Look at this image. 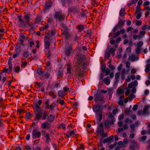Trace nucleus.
<instances>
[{
  "label": "nucleus",
  "instance_id": "1",
  "mask_svg": "<svg viewBox=\"0 0 150 150\" xmlns=\"http://www.w3.org/2000/svg\"><path fill=\"white\" fill-rule=\"evenodd\" d=\"M77 62L75 65V69L79 71L84 68L86 64V60L85 56L83 54H79L77 55Z\"/></svg>",
  "mask_w": 150,
  "mask_h": 150
},
{
  "label": "nucleus",
  "instance_id": "2",
  "mask_svg": "<svg viewBox=\"0 0 150 150\" xmlns=\"http://www.w3.org/2000/svg\"><path fill=\"white\" fill-rule=\"evenodd\" d=\"M25 15L23 16V18L25 21L23 19L22 16L21 15H18V18L19 22V26L20 27H25V24L28 25H30V21L31 19L30 15L28 13H24Z\"/></svg>",
  "mask_w": 150,
  "mask_h": 150
},
{
  "label": "nucleus",
  "instance_id": "3",
  "mask_svg": "<svg viewBox=\"0 0 150 150\" xmlns=\"http://www.w3.org/2000/svg\"><path fill=\"white\" fill-rule=\"evenodd\" d=\"M42 103V100H39L38 102V103H33L34 109L37 112L34 118L35 120H39L41 119L42 117V112L40 111L41 108L39 106Z\"/></svg>",
  "mask_w": 150,
  "mask_h": 150
},
{
  "label": "nucleus",
  "instance_id": "4",
  "mask_svg": "<svg viewBox=\"0 0 150 150\" xmlns=\"http://www.w3.org/2000/svg\"><path fill=\"white\" fill-rule=\"evenodd\" d=\"M94 100L95 102L97 103L101 102V104H103L105 102L103 95L98 92L95 95Z\"/></svg>",
  "mask_w": 150,
  "mask_h": 150
},
{
  "label": "nucleus",
  "instance_id": "5",
  "mask_svg": "<svg viewBox=\"0 0 150 150\" xmlns=\"http://www.w3.org/2000/svg\"><path fill=\"white\" fill-rule=\"evenodd\" d=\"M125 21L123 19L119 20L117 24L113 28L112 30V33H114L117 29L122 28L125 24Z\"/></svg>",
  "mask_w": 150,
  "mask_h": 150
},
{
  "label": "nucleus",
  "instance_id": "6",
  "mask_svg": "<svg viewBox=\"0 0 150 150\" xmlns=\"http://www.w3.org/2000/svg\"><path fill=\"white\" fill-rule=\"evenodd\" d=\"M54 17L58 21H61L64 20L65 16L64 15L62 14L60 11L56 12L54 14Z\"/></svg>",
  "mask_w": 150,
  "mask_h": 150
},
{
  "label": "nucleus",
  "instance_id": "7",
  "mask_svg": "<svg viewBox=\"0 0 150 150\" xmlns=\"http://www.w3.org/2000/svg\"><path fill=\"white\" fill-rule=\"evenodd\" d=\"M41 132L40 131L34 129H33L32 133V137L33 139H37L41 137Z\"/></svg>",
  "mask_w": 150,
  "mask_h": 150
},
{
  "label": "nucleus",
  "instance_id": "8",
  "mask_svg": "<svg viewBox=\"0 0 150 150\" xmlns=\"http://www.w3.org/2000/svg\"><path fill=\"white\" fill-rule=\"evenodd\" d=\"M73 51L72 46L68 45L66 46L64 50L65 54L67 56H70L71 53Z\"/></svg>",
  "mask_w": 150,
  "mask_h": 150
},
{
  "label": "nucleus",
  "instance_id": "9",
  "mask_svg": "<svg viewBox=\"0 0 150 150\" xmlns=\"http://www.w3.org/2000/svg\"><path fill=\"white\" fill-rule=\"evenodd\" d=\"M93 109L94 112L99 113H102V106L100 105H93Z\"/></svg>",
  "mask_w": 150,
  "mask_h": 150
},
{
  "label": "nucleus",
  "instance_id": "10",
  "mask_svg": "<svg viewBox=\"0 0 150 150\" xmlns=\"http://www.w3.org/2000/svg\"><path fill=\"white\" fill-rule=\"evenodd\" d=\"M69 12L75 14L80 12V9L79 7H72L69 8L68 10Z\"/></svg>",
  "mask_w": 150,
  "mask_h": 150
},
{
  "label": "nucleus",
  "instance_id": "11",
  "mask_svg": "<svg viewBox=\"0 0 150 150\" xmlns=\"http://www.w3.org/2000/svg\"><path fill=\"white\" fill-rule=\"evenodd\" d=\"M41 127L43 129H50V125L47 121H45L41 125Z\"/></svg>",
  "mask_w": 150,
  "mask_h": 150
},
{
  "label": "nucleus",
  "instance_id": "12",
  "mask_svg": "<svg viewBox=\"0 0 150 150\" xmlns=\"http://www.w3.org/2000/svg\"><path fill=\"white\" fill-rule=\"evenodd\" d=\"M114 141V136L112 135L110 136L108 138H106L104 140V144L106 143H111Z\"/></svg>",
  "mask_w": 150,
  "mask_h": 150
},
{
  "label": "nucleus",
  "instance_id": "13",
  "mask_svg": "<svg viewBox=\"0 0 150 150\" xmlns=\"http://www.w3.org/2000/svg\"><path fill=\"white\" fill-rule=\"evenodd\" d=\"M118 144L119 145L117 146L116 148V150H124V149H120L123 147H125V145H124L123 142L122 141H120L118 143Z\"/></svg>",
  "mask_w": 150,
  "mask_h": 150
},
{
  "label": "nucleus",
  "instance_id": "14",
  "mask_svg": "<svg viewBox=\"0 0 150 150\" xmlns=\"http://www.w3.org/2000/svg\"><path fill=\"white\" fill-rule=\"evenodd\" d=\"M55 119V117L54 115L50 114L47 117V120L48 122H53Z\"/></svg>",
  "mask_w": 150,
  "mask_h": 150
},
{
  "label": "nucleus",
  "instance_id": "15",
  "mask_svg": "<svg viewBox=\"0 0 150 150\" xmlns=\"http://www.w3.org/2000/svg\"><path fill=\"white\" fill-rule=\"evenodd\" d=\"M150 106L149 105H145L143 110V113L144 114H149V110Z\"/></svg>",
  "mask_w": 150,
  "mask_h": 150
},
{
  "label": "nucleus",
  "instance_id": "16",
  "mask_svg": "<svg viewBox=\"0 0 150 150\" xmlns=\"http://www.w3.org/2000/svg\"><path fill=\"white\" fill-rule=\"evenodd\" d=\"M147 63L148 64L146 65L145 71L146 72L148 73L150 71V59H148Z\"/></svg>",
  "mask_w": 150,
  "mask_h": 150
},
{
  "label": "nucleus",
  "instance_id": "17",
  "mask_svg": "<svg viewBox=\"0 0 150 150\" xmlns=\"http://www.w3.org/2000/svg\"><path fill=\"white\" fill-rule=\"evenodd\" d=\"M75 135L76 136L77 135V134H75V132L74 130L69 131H68L66 135V136L67 137L69 138L70 136Z\"/></svg>",
  "mask_w": 150,
  "mask_h": 150
},
{
  "label": "nucleus",
  "instance_id": "18",
  "mask_svg": "<svg viewBox=\"0 0 150 150\" xmlns=\"http://www.w3.org/2000/svg\"><path fill=\"white\" fill-rule=\"evenodd\" d=\"M45 43L44 48L45 50H48L50 45V43L49 41L45 40L44 41Z\"/></svg>",
  "mask_w": 150,
  "mask_h": 150
},
{
  "label": "nucleus",
  "instance_id": "19",
  "mask_svg": "<svg viewBox=\"0 0 150 150\" xmlns=\"http://www.w3.org/2000/svg\"><path fill=\"white\" fill-rule=\"evenodd\" d=\"M85 26V25H84L80 24L76 26V28L79 32H81L84 29Z\"/></svg>",
  "mask_w": 150,
  "mask_h": 150
},
{
  "label": "nucleus",
  "instance_id": "20",
  "mask_svg": "<svg viewBox=\"0 0 150 150\" xmlns=\"http://www.w3.org/2000/svg\"><path fill=\"white\" fill-rule=\"evenodd\" d=\"M96 132L97 134L100 135H102L104 133V130L103 128H100L98 127L97 130L96 131Z\"/></svg>",
  "mask_w": 150,
  "mask_h": 150
},
{
  "label": "nucleus",
  "instance_id": "21",
  "mask_svg": "<svg viewBox=\"0 0 150 150\" xmlns=\"http://www.w3.org/2000/svg\"><path fill=\"white\" fill-rule=\"evenodd\" d=\"M46 143L47 144H49L50 142L51 141V139L50 138V135L49 134L47 133L45 135Z\"/></svg>",
  "mask_w": 150,
  "mask_h": 150
},
{
  "label": "nucleus",
  "instance_id": "22",
  "mask_svg": "<svg viewBox=\"0 0 150 150\" xmlns=\"http://www.w3.org/2000/svg\"><path fill=\"white\" fill-rule=\"evenodd\" d=\"M92 31L91 30H88L86 31V37L87 38H90L91 36L92 35Z\"/></svg>",
  "mask_w": 150,
  "mask_h": 150
},
{
  "label": "nucleus",
  "instance_id": "23",
  "mask_svg": "<svg viewBox=\"0 0 150 150\" xmlns=\"http://www.w3.org/2000/svg\"><path fill=\"white\" fill-rule=\"evenodd\" d=\"M42 17L40 15H38L36 18L35 21V23H38L42 20Z\"/></svg>",
  "mask_w": 150,
  "mask_h": 150
},
{
  "label": "nucleus",
  "instance_id": "24",
  "mask_svg": "<svg viewBox=\"0 0 150 150\" xmlns=\"http://www.w3.org/2000/svg\"><path fill=\"white\" fill-rule=\"evenodd\" d=\"M122 52V48H120L119 49L118 51L117 52V57L118 58L120 59L122 57L121 53Z\"/></svg>",
  "mask_w": 150,
  "mask_h": 150
},
{
  "label": "nucleus",
  "instance_id": "25",
  "mask_svg": "<svg viewBox=\"0 0 150 150\" xmlns=\"http://www.w3.org/2000/svg\"><path fill=\"white\" fill-rule=\"evenodd\" d=\"M103 143H104V140H103V139H102V138H100V139L99 143L98 145V148L99 149H100V148L102 147L103 146Z\"/></svg>",
  "mask_w": 150,
  "mask_h": 150
},
{
  "label": "nucleus",
  "instance_id": "26",
  "mask_svg": "<svg viewBox=\"0 0 150 150\" xmlns=\"http://www.w3.org/2000/svg\"><path fill=\"white\" fill-rule=\"evenodd\" d=\"M63 35H64L67 39L69 38V35L68 32L67 31V30H64L62 32Z\"/></svg>",
  "mask_w": 150,
  "mask_h": 150
},
{
  "label": "nucleus",
  "instance_id": "27",
  "mask_svg": "<svg viewBox=\"0 0 150 150\" xmlns=\"http://www.w3.org/2000/svg\"><path fill=\"white\" fill-rule=\"evenodd\" d=\"M103 81L104 83L107 85H109L110 83V80L109 77H107L105 78Z\"/></svg>",
  "mask_w": 150,
  "mask_h": 150
},
{
  "label": "nucleus",
  "instance_id": "28",
  "mask_svg": "<svg viewBox=\"0 0 150 150\" xmlns=\"http://www.w3.org/2000/svg\"><path fill=\"white\" fill-rule=\"evenodd\" d=\"M13 69L14 71L18 73L19 71L20 70L21 68L19 66L15 65L13 67Z\"/></svg>",
  "mask_w": 150,
  "mask_h": 150
},
{
  "label": "nucleus",
  "instance_id": "29",
  "mask_svg": "<svg viewBox=\"0 0 150 150\" xmlns=\"http://www.w3.org/2000/svg\"><path fill=\"white\" fill-rule=\"evenodd\" d=\"M110 121L109 120H106L104 123V125L105 127L107 128H109L110 125Z\"/></svg>",
  "mask_w": 150,
  "mask_h": 150
},
{
  "label": "nucleus",
  "instance_id": "30",
  "mask_svg": "<svg viewBox=\"0 0 150 150\" xmlns=\"http://www.w3.org/2000/svg\"><path fill=\"white\" fill-rule=\"evenodd\" d=\"M125 9L124 8H122L120 9V13L119 15L120 16L122 17H123L125 16Z\"/></svg>",
  "mask_w": 150,
  "mask_h": 150
},
{
  "label": "nucleus",
  "instance_id": "31",
  "mask_svg": "<svg viewBox=\"0 0 150 150\" xmlns=\"http://www.w3.org/2000/svg\"><path fill=\"white\" fill-rule=\"evenodd\" d=\"M49 25L47 24H46L45 26H43L40 28V31H44L45 30L49 28Z\"/></svg>",
  "mask_w": 150,
  "mask_h": 150
},
{
  "label": "nucleus",
  "instance_id": "32",
  "mask_svg": "<svg viewBox=\"0 0 150 150\" xmlns=\"http://www.w3.org/2000/svg\"><path fill=\"white\" fill-rule=\"evenodd\" d=\"M66 74H68L69 75L68 77H71L72 75L70 68H67V72L66 73Z\"/></svg>",
  "mask_w": 150,
  "mask_h": 150
},
{
  "label": "nucleus",
  "instance_id": "33",
  "mask_svg": "<svg viewBox=\"0 0 150 150\" xmlns=\"http://www.w3.org/2000/svg\"><path fill=\"white\" fill-rule=\"evenodd\" d=\"M23 57L24 58H27L29 56V54L28 51H24L23 53Z\"/></svg>",
  "mask_w": 150,
  "mask_h": 150
},
{
  "label": "nucleus",
  "instance_id": "34",
  "mask_svg": "<svg viewBox=\"0 0 150 150\" xmlns=\"http://www.w3.org/2000/svg\"><path fill=\"white\" fill-rule=\"evenodd\" d=\"M101 69L103 72V73H104L106 70V65L105 63H102L101 65Z\"/></svg>",
  "mask_w": 150,
  "mask_h": 150
},
{
  "label": "nucleus",
  "instance_id": "35",
  "mask_svg": "<svg viewBox=\"0 0 150 150\" xmlns=\"http://www.w3.org/2000/svg\"><path fill=\"white\" fill-rule=\"evenodd\" d=\"M52 2L50 1L49 2H46L45 6L47 9H48L52 5Z\"/></svg>",
  "mask_w": 150,
  "mask_h": 150
},
{
  "label": "nucleus",
  "instance_id": "36",
  "mask_svg": "<svg viewBox=\"0 0 150 150\" xmlns=\"http://www.w3.org/2000/svg\"><path fill=\"white\" fill-rule=\"evenodd\" d=\"M37 74L39 75L42 74L43 73L41 68H38L37 70Z\"/></svg>",
  "mask_w": 150,
  "mask_h": 150
},
{
  "label": "nucleus",
  "instance_id": "37",
  "mask_svg": "<svg viewBox=\"0 0 150 150\" xmlns=\"http://www.w3.org/2000/svg\"><path fill=\"white\" fill-rule=\"evenodd\" d=\"M47 113L46 112H45L43 113V115H42L41 119L42 118V120H45L47 119Z\"/></svg>",
  "mask_w": 150,
  "mask_h": 150
},
{
  "label": "nucleus",
  "instance_id": "38",
  "mask_svg": "<svg viewBox=\"0 0 150 150\" xmlns=\"http://www.w3.org/2000/svg\"><path fill=\"white\" fill-rule=\"evenodd\" d=\"M60 81H58L55 82L54 84V88H57L60 86Z\"/></svg>",
  "mask_w": 150,
  "mask_h": 150
},
{
  "label": "nucleus",
  "instance_id": "39",
  "mask_svg": "<svg viewBox=\"0 0 150 150\" xmlns=\"http://www.w3.org/2000/svg\"><path fill=\"white\" fill-rule=\"evenodd\" d=\"M54 104V103H52V104L49 105L48 107V108H46L47 109H50V110H52L54 108L55 106H53V105Z\"/></svg>",
  "mask_w": 150,
  "mask_h": 150
},
{
  "label": "nucleus",
  "instance_id": "40",
  "mask_svg": "<svg viewBox=\"0 0 150 150\" xmlns=\"http://www.w3.org/2000/svg\"><path fill=\"white\" fill-rule=\"evenodd\" d=\"M57 76L58 77H62L63 74L62 71L59 70L57 73Z\"/></svg>",
  "mask_w": 150,
  "mask_h": 150
},
{
  "label": "nucleus",
  "instance_id": "41",
  "mask_svg": "<svg viewBox=\"0 0 150 150\" xmlns=\"http://www.w3.org/2000/svg\"><path fill=\"white\" fill-rule=\"evenodd\" d=\"M135 98V96L132 93H131L128 97H127V98H128L129 100V101H131L132 100L133 98Z\"/></svg>",
  "mask_w": 150,
  "mask_h": 150
},
{
  "label": "nucleus",
  "instance_id": "42",
  "mask_svg": "<svg viewBox=\"0 0 150 150\" xmlns=\"http://www.w3.org/2000/svg\"><path fill=\"white\" fill-rule=\"evenodd\" d=\"M120 76V72L117 73L115 74V79L117 82H118Z\"/></svg>",
  "mask_w": 150,
  "mask_h": 150
},
{
  "label": "nucleus",
  "instance_id": "43",
  "mask_svg": "<svg viewBox=\"0 0 150 150\" xmlns=\"http://www.w3.org/2000/svg\"><path fill=\"white\" fill-rule=\"evenodd\" d=\"M120 34V31H118L117 32L114 34L112 38H115L119 36Z\"/></svg>",
  "mask_w": 150,
  "mask_h": 150
},
{
  "label": "nucleus",
  "instance_id": "44",
  "mask_svg": "<svg viewBox=\"0 0 150 150\" xmlns=\"http://www.w3.org/2000/svg\"><path fill=\"white\" fill-rule=\"evenodd\" d=\"M45 50V54L48 55V57L49 58L51 55V51L48 50Z\"/></svg>",
  "mask_w": 150,
  "mask_h": 150
},
{
  "label": "nucleus",
  "instance_id": "45",
  "mask_svg": "<svg viewBox=\"0 0 150 150\" xmlns=\"http://www.w3.org/2000/svg\"><path fill=\"white\" fill-rule=\"evenodd\" d=\"M141 37V36L140 35H133V39L134 40H136V39H140Z\"/></svg>",
  "mask_w": 150,
  "mask_h": 150
},
{
  "label": "nucleus",
  "instance_id": "46",
  "mask_svg": "<svg viewBox=\"0 0 150 150\" xmlns=\"http://www.w3.org/2000/svg\"><path fill=\"white\" fill-rule=\"evenodd\" d=\"M49 95L50 96H52L53 99L57 97L56 95L55 94L54 92H50Z\"/></svg>",
  "mask_w": 150,
  "mask_h": 150
},
{
  "label": "nucleus",
  "instance_id": "47",
  "mask_svg": "<svg viewBox=\"0 0 150 150\" xmlns=\"http://www.w3.org/2000/svg\"><path fill=\"white\" fill-rule=\"evenodd\" d=\"M110 52L108 51H106L105 54V57L106 58L108 59H109L110 56Z\"/></svg>",
  "mask_w": 150,
  "mask_h": 150
},
{
  "label": "nucleus",
  "instance_id": "48",
  "mask_svg": "<svg viewBox=\"0 0 150 150\" xmlns=\"http://www.w3.org/2000/svg\"><path fill=\"white\" fill-rule=\"evenodd\" d=\"M55 30L54 28L52 29L51 30L50 34L52 35H54L56 34Z\"/></svg>",
  "mask_w": 150,
  "mask_h": 150
},
{
  "label": "nucleus",
  "instance_id": "49",
  "mask_svg": "<svg viewBox=\"0 0 150 150\" xmlns=\"http://www.w3.org/2000/svg\"><path fill=\"white\" fill-rule=\"evenodd\" d=\"M58 96L60 97H62L63 96V91L62 90H59L58 92Z\"/></svg>",
  "mask_w": 150,
  "mask_h": 150
},
{
  "label": "nucleus",
  "instance_id": "50",
  "mask_svg": "<svg viewBox=\"0 0 150 150\" xmlns=\"http://www.w3.org/2000/svg\"><path fill=\"white\" fill-rule=\"evenodd\" d=\"M147 143L148 144L146 146V147L148 150L150 149V139L147 141Z\"/></svg>",
  "mask_w": 150,
  "mask_h": 150
},
{
  "label": "nucleus",
  "instance_id": "51",
  "mask_svg": "<svg viewBox=\"0 0 150 150\" xmlns=\"http://www.w3.org/2000/svg\"><path fill=\"white\" fill-rule=\"evenodd\" d=\"M17 112L19 114H20L22 113H24L25 110L22 109H18Z\"/></svg>",
  "mask_w": 150,
  "mask_h": 150
},
{
  "label": "nucleus",
  "instance_id": "52",
  "mask_svg": "<svg viewBox=\"0 0 150 150\" xmlns=\"http://www.w3.org/2000/svg\"><path fill=\"white\" fill-rule=\"evenodd\" d=\"M16 53H18L20 52L21 47L20 46H18L17 47H16V46H17V45H16Z\"/></svg>",
  "mask_w": 150,
  "mask_h": 150
},
{
  "label": "nucleus",
  "instance_id": "53",
  "mask_svg": "<svg viewBox=\"0 0 150 150\" xmlns=\"http://www.w3.org/2000/svg\"><path fill=\"white\" fill-rule=\"evenodd\" d=\"M19 44L21 45L22 46H24V41L21 38H19Z\"/></svg>",
  "mask_w": 150,
  "mask_h": 150
},
{
  "label": "nucleus",
  "instance_id": "54",
  "mask_svg": "<svg viewBox=\"0 0 150 150\" xmlns=\"http://www.w3.org/2000/svg\"><path fill=\"white\" fill-rule=\"evenodd\" d=\"M105 76H107L108 75L110 72V71L108 68H106V70H105Z\"/></svg>",
  "mask_w": 150,
  "mask_h": 150
},
{
  "label": "nucleus",
  "instance_id": "55",
  "mask_svg": "<svg viewBox=\"0 0 150 150\" xmlns=\"http://www.w3.org/2000/svg\"><path fill=\"white\" fill-rule=\"evenodd\" d=\"M62 31H63V30H67V27H66V25L64 24H62Z\"/></svg>",
  "mask_w": 150,
  "mask_h": 150
},
{
  "label": "nucleus",
  "instance_id": "56",
  "mask_svg": "<svg viewBox=\"0 0 150 150\" xmlns=\"http://www.w3.org/2000/svg\"><path fill=\"white\" fill-rule=\"evenodd\" d=\"M50 101L49 99H47L45 102V104L46 106V108H48V107L49 105Z\"/></svg>",
  "mask_w": 150,
  "mask_h": 150
},
{
  "label": "nucleus",
  "instance_id": "57",
  "mask_svg": "<svg viewBox=\"0 0 150 150\" xmlns=\"http://www.w3.org/2000/svg\"><path fill=\"white\" fill-rule=\"evenodd\" d=\"M138 108V105L137 104L134 105L133 108L132 109L133 111H136Z\"/></svg>",
  "mask_w": 150,
  "mask_h": 150
},
{
  "label": "nucleus",
  "instance_id": "58",
  "mask_svg": "<svg viewBox=\"0 0 150 150\" xmlns=\"http://www.w3.org/2000/svg\"><path fill=\"white\" fill-rule=\"evenodd\" d=\"M8 69H3L1 72L0 73V75L2 74L4 72L7 73L8 71Z\"/></svg>",
  "mask_w": 150,
  "mask_h": 150
},
{
  "label": "nucleus",
  "instance_id": "59",
  "mask_svg": "<svg viewBox=\"0 0 150 150\" xmlns=\"http://www.w3.org/2000/svg\"><path fill=\"white\" fill-rule=\"evenodd\" d=\"M50 76V73L48 72H46L45 74V77L46 79H49Z\"/></svg>",
  "mask_w": 150,
  "mask_h": 150
},
{
  "label": "nucleus",
  "instance_id": "60",
  "mask_svg": "<svg viewBox=\"0 0 150 150\" xmlns=\"http://www.w3.org/2000/svg\"><path fill=\"white\" fill-rule=\"evenodd\" d=\"M117 92L119 94H121L123 93V90L122 89L119 88L117 89Z\"/></svg>",
  "mask_w": 150,
  "mask_h": 150
},
{
  "label": "nucleus",
  "instance_id": "61",
  "mask_svg": "<svg viewBox=\"0 0 150 150\" xmlns=\"http://www.w3.org/2000/svg\"><path fill=\"white\" fill-rule=\"evenodd\" d=\"M128 142V141L127 139H124L123 143L124 145H125V147H126L127 145Z\"/></svg>",
  "mask_w": 150,
  "mask_h": 150
},
{
  "label": "nucleus",
  "instance_id": "62",
  "mask_svg": "<svg viewBox=\"0 0 150 150\" xmlns=\"http://www.w3.org/2000/svg\"><path fill=\"white\" fill-rule=\"evenodd\" d=\"M108 67L111 69V70H114L115 69V67L114 66L111 64H110L108 66Z\"/></svg>",
  "mask_w": 150,
  "mask_h": 150
},
{
  "label": "nucleus",
  "instance_id": "63",
  "mask_svg": "<svg viewBox=\"0 0 150 150\" xmlns=\"http://www.w3.org/2000/svg\"><path fill=\"white\" fill-rule=\"evenodd\" d=\"M60 126L62 127L64 130H65L66 129L65 125L63 123H61L60 124Z\"/></svg>",
  "mask_w": 150,
  "mask_h": 150
},
{
  "label": "nucleus",
  "instance_id": "64",
  "mask_svg": "<svg viewBox=\"0 0 150 150\" xmlns=\"http://www.w3.org/2000/svg\"><path fill=\"white\" fill-rule=\"evenodd\" d=\"M33 150H41V149L39 146H36L35 148L33 147Z\"/></svg>",
  "mask_w": 150,
  "mask_h": 150
}]
</instances>
